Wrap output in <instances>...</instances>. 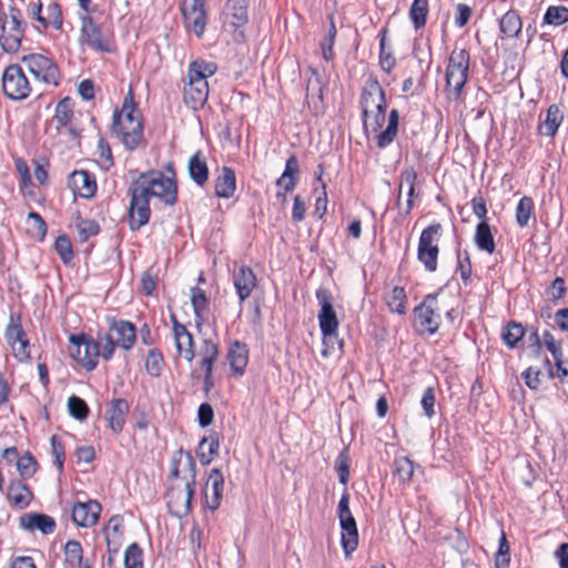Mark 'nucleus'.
Here are the masks:
<instances>
[{
	"label": "nucleus",
	"instance_id": "1",
	"mask_svg": "<svg viewBox=\"0 0 568 568\" xmlns=\"http://www.w3.org/2000/svg\"><path fill=\"white\" fill-rule=\"evenodd\" d=\"M129 223L131 230H139L150 219V197L172 205L176 202V183L173 175L161 171L141 173L130 187Z\"/></svg>",
	"mask_w": 568,
	"mask_h": 568
},
{
	"label": "nucleus",
	"instance_id": "2",
	"mask_svg": "<svg viewBox=\"0 0 568 568\" xmlns=\"http://www.w3.org/2000/svg\"><path fill=\"white\" fill-rule=\"evenodd\" d=\"M195 467L190 453L179 450L172 457L166 499L170 511L178 517L187 515L191 509L196 483Z\"/></svg>",
	"mask_w": 568,
	"mask_h": 568
},
{
	"label": "nucleus",
	"instance_id": "3",
	"mask_svg": "<svg viewBox=\"0 0 568 568\" xmlns=\"http://www.w3.org/2000/svg\"><path fill=\"white\" fill-rule=\"evenodd\" d=\"M216 70V64L211 61L199 59L190 63L183 92V99L187 106L197 110L205 104L209 98L207 78L212 77Z\"/></svg>",
	"mask_w": 568,
	"mask_h": 568
},
{
	"label": "nucleus",
	"instance_id": "4",
	"mask_svg": "<svg viewBox=\"0 0 568 568\" xmlns=\"http://www.w3.org/2000/svg\"><path fill=\"white\" fill-rule=\"evenodd\" d=\"M113 132L129 150L135 149L141 140V115L135 110L131 92L124 98L121 110L114 114Z\"/></svg>",
	"mask_w": 568,
	"mask_h": 568
},
{
	"label": "nucleus",
	"instance_id": "5",
	"mask_svg": "<svg viewBox=\"0 0 568 568\" xmlns=\"http://www.w3.org/2000/svg\"><path fill=\"white\" fill-rule=\"evenodd\" d=\"M470 54L466 49H454L448 58L445 81L448 97L457 100L468 79Z\"/></svg>",
	"mask_w": 568,
	"mask_h": 568
},
{
	"label": "nucleus",
	"instance_id": "6",
	"mask_svg": "<svg viewBox=\"0 0 568 568\" xmlns=\"http://www.w3.org/2000/svg\"><path fill=\"white\" fill-rule=\"evenodd\" d=\"M224 28L233 41L244 43L248 23V0H227L223 13Z\"/></svg>",
	"mask_w": 568,
	"mask_h": 568
},
{
	"label": "nucleus",
	"instance_id": "7",
	"mask_svg": "<svg viewBox=\"0 0 568 568\" xmlns=\"http://www.w3.org/2000/svg\"><path fill=\"white\" fill-rule=\"evenodd\" d=\"M0 47L8 53L17 52L21 47L24 37V26L21 12L10 7L2 24L0 26Z\"/></svg>",
	"mask_w": 568,
	"mask_h": 568
},
{
	"label": "nucleus",
	"instance_id": "8",
	"mask_svg": "<svg viewBox=\"0 0 568 568\" xmlns=\"http://www.w3.org/2000/svg\"><path fill=\"white\" fill-rule=\"evenodd\" d=\"M81 32L79 41L81 45H87L99 52H110L112 50V37L108 30H103L87 13L81 14Z\"/></svg>",
	"mask_w": 568,
	"mask_h": 568
},
{
	"label": "nucleus",
	"instance_id": "9",
	"mask_svg": "<svg viewBox=\"0 0 568 568\" xmlns=\"http://www.w3.org/2000/svg\"><path fill=\"white\" fill-rule=\"evenodd\" d=\"M21 62L34 80L45 84L58 85L59 69L50 58L40 53H30L23 55Z\"/></svg>",
	"mask_w": 568,
	"mask_h": 568
},
{
	"label": "nucleus",
	"instance_id": "10",
	"mask_svg": "<svg viewBox=\"0 0 568 568\" xmlns=\"http://www.w3.org/2000/svg\"><path fill=\"white\" fill-rule=\"evenodd\" d=\"M68 352L74 361L90 371L97 366L100 357L99 345L84 334L70 335Z\"/></svg>",
	"mask_w": 568,
	"mask_h": 568
},
{
	"label": "nucleus",
	"instance_id": "11",
	"mask_svg": "<svg viewBox=\"0 0 568 568\" xmlns=\"http://www.w3.org/2000/svg\"><path fill=\"white\" fill-rule=\"evenodd\" d=\"M439 224H433L423 230L417 250V257L428 272L437 268Z\"/></svg>",
	"mask_w": 568,
	"mask_h": 568
},
{
	"label": "nucleus",
	"instance_id": "12",
	"mask_svg": "<svg viewBox=\"0 0 568 568\" xmlns=\"http://www.w3.org/2000/svg\"><path fill=\"white\" fill-rule=\"evenodd\" d=\"M414 314L416 329L428 335L435 334L438 331L440 324L437 295H427L422 304L415 307Z\"/></svg>",
	"mask_w": 568,
	"mask_h": 568
},
{
	"label": "nucleus",
	"instance_id": "13",
	"mask_svg": "<svg viewBox=\"0 0 568 568\" xmlns=\"http://www.w3.org/2000/svg\"><path fill=\"white\" fill-rule=\"evenodd\" d=\"M2 88L4 94L11 100H23L31 92L30 82L19 64L6 68L2 75Z\"/></svg>",
	"mask_w": 568,
	"mask_h": 568
},
{
	"label": "nucleus",
	"instance_id": "14",
	"mask_svg": "<svg viewBox=\"0 0 568 568\" xmlns=\"http://www.w3.org/2000/svg\"><path fill=\"white\" fill-rule=\"evenodd\" d=\"M181 11L187 31L201 38L207 20L204 0H183Z\"/></svg>",
	"mask_w": 568,
	"mask_h": 568
},
{
	"label": "nucleus",
	"instance_id": "15",
	"mask_svg": "<svg viewBox=\"0 0 568 568\" xmlns=\"http://www.w3.org/2000/svg\"><path fill=\"white\" fill-rule=\"evenodd\" d=\"M4 336L13 356L19 362H26L30 358L29 341L20 324L19 317L10 316Z\"/></svg>",
	"mask_w": 568,
	"mask_h": 568
},
{
	"label": "nucleus",
	"instance_id": "16",
	"mask_svg": "<svg viewBox=\"0 0 568 568\" xmlns=\"http://www.w3.org/2000/svg\"><path fill=\"white\" fill-rule=\"evenodd\" d=\"M316 298L321 306L318 313L321 332L324 336H332L338 328V321L333 308L332 296L327 290L321 287L316 291Z\"/></svg>",
	"mask_w": 568,
	"mask_h": 568
},
{
	"label": "nucleus",
	"instance_id": "17",
	"mask_svg": "<svg viewBox=\"0 0 568 568\" xmlns=\"http://www.w3.org/2000/svg\"><path fill=\"white\" fill-rule=\"evenodd\" d=\"M172 335L178 355L184 361L191 363L195 357L194 342L186 327L180 324L172 315Z\"/></svg>",
	"mask_w": 568,
	"mask_h": 568
},
{
	"label": "nucleus",
	"instance_id": "18",
	"mask_svg": "<svg viewBox=\"0 0 568 568\" xmlns=\"http://www.w3.org/2000/svg\"><path fill=\"white\" fill-rule=\"evenodd\" d=\"M101 509L97 500L78 501L72 507V519L80 527H92L98 523Z\"/></svg>",
	"mask_w": 568,
	"mask_h": 568
},
{
	"label": "nucleus",
	"instance_id": "19",
	"mask_svg": "<svg viewBox=\"0 0 568 568\" xmlns=\"http://www.w3.org/2000/svg\"><path fill=\"white\" fill-rule=\"evenodd\" d=\"M223 487L224 478L222 473L217 468H213L203 489L205 505L211 510H215L220 506Z\"/></svg>",
	"mask_w": 568,
	"mask_h": 568
},
{
	"label": "nucleus",
	"instance_id": "20",
	"mask_svg": "<svg viewBox=\"0 0 568 568\" xmlns=\"http://www.w3.org/2000/svg\"><path fill=\"white\" fill-rule=\"evenodd\" d=\"M73 108L74 102L70 98L62 99L55 106L52 122L55 124L58 132L75 138V130L71 125Z\"/></svg>",
	"mask_w": 568,
	"mask_h": 568
},
{
	"label": "nucleus",
	"instance_id": "21",
	"mask_svg": "<svg viewBox=\"0 0 568 568\" xmlns=\"http://www.w3.org/2000/svg\"><path fill=\"white\" fill-rule=\"evenodd\" d=\"M361 105L363 116H371L372 112L386 108L385 93L378 82H373L364 89Z\"/></svg>",
	"mask_w": 568,
	"mask_h": 568
},
{
	"label": "nucleus",
	"instance_id": "22",
	"mask_svg": "<svg viewBox=\"0 0 568 568\" xmlns=\"http://www.w3.org/2000/svg\"><path fill=\"white\" fill-rule=\"evenodd\" d=\"M123 518L119 515L112 516L105 527L103 528V535L106 541L108 552L110 557L116 555L123 539Z\"/></svg>",
	"mask_w": 568,
	"mask_h": 568
},
{
	"label": "nucleus",
	"instance_id": "23",
	"mask_svg": "<svg viewBox=\"0 0 568 568\" xmlns=\"http://www.w3.org/2000/svg\"><path fill=\"white\" fill-rule=\"evenodd\" d=\"M129 413V404L124 399H114L106 410V420L114 434L121 433Z\"/></svg>",
	"mask_w": 568,
	"mask_h": 568
},
{
	"label": "nucleus",
	"instance_id": "24",
	"mask_svg": "<svg viewBox=\"0 0 568 568\" xmlns=\"http://www.w3.org/2000/svg\"><path fill=\"white\" fill-rule=\"evenodd\" d=\"M227 361L235 375L242 376L248 363V348L245 343L235 341L231 344Z\"/></svg>",
	"mask_w": 568,
	"mask_h": 568
},
{
	"label": "nucleus",
	"instance_id": "25",
	"mask_svg": "<svg viewBox=\"0 0 568 568\" xmlns=\"http://www.w3.org/2000/svg\"><path fill=\"white\" fill-rule=\"evenodd\" d=\"M20 526L26 530H40L48 535L53 532L55 523L52 517L44 514H26L20 518Z\"/></svg>",
	"mask_w": 568,
	"mask_h": 568
},
{
	"label": "nucleus",
	"instance_id": "26",
	"mask_svg": "<svg viewBox=\"0 0 568 568\" xmlns=\"http://www.w3.org/2000/svg\"><path fill=\"white\" fill-rule=\"evenodd\" d=\"M564 114L557 104H551L546 113V118L539 123L538 131L546 136H555L561 122Z\"/></svg>",
	"mask_w": 568,
	"mask_h": 568
},
{
	"label": "nucleus",
	"instance_id": "27",
	"mask_svg": "<svg viewBox=\"0 0 568 568\" xmlns=\"http://www.w3.org/2000/svg\"><path fill=\"white\" fill-rule=\"evenodd\" d=\"M111 331L115 333V342L116 345L124 349H129L133 346L135 342V327L130 322L121 321L115 322L113 321L111 326Z\"/></svg>",
	"mask_w": 568,
	"mask_h": 568
},
{
	"label": "nucleus",
	"instance_id": "28",
	"mask_svg": "<svg viewBox=\"0 0 568 568\" xmlns=\"http://www.w3.org/2000/svg\"><path fill=\"white\" fill-rule=\"evenodd\" d=\"M71 183L81 197H91L97 191L94 179L85 171H74Z\"/></svg>",
	"mask_w": 568,
	"mask_h": 568
},
{
	"label": "nucleus",
	"instance_id": "29",
	"mask_svg": "<svg viewBox=\"0 0 568 568\" xmlns=\"http://www.w3.org/2000/svg\"><path fill=\"white\" fill-rule=\"evenodd\" d=\"M342 528V546L345 555L348 557L358 545V531L355 518L339 523Z\"/></svg>",
	"mask_w": 568,
	"mask_h": 568
},
{
	"label": "nucleus",
	"instance_id": "30",
	"mask_svg": "<svg viewBox=\"0 0 568 568\" xmlns=\"http://www.w3.org/2000/svg\"><path fill=\"white\" fill-rule=\"evenodd\" d=\"M298 174V160L295 156L287 159L285 170L277 180V185L285 192H292L296 185Z\"/></svg>",
	"mask_w": 568,
	"mask_h": 568
},
{
	"label": "nucleus",
	"instance_id": "31",
	"mask_svg": "<svg viewBox=\"0 0 568 568\" xmlns=\"http://www.w3.org/2000/svg\"><path fill=\"white\" fill-rule=\"evenodd\" d=\"M475 243L480 251L489 254L495 251V241L491 234L489 224L486 221H481L475 232Z\"/></svg>",
	"mask_w": 568,
	"mask_h": 568
},
{
	"label": "nucleus",
	"instance_id": "32",
	"mask_svg": "<svg viewBox=\"0 0 568 568\" xmlns=\"http://www.w3.org/2000/svg\"><path fill=\"white\" fill-rule=\"evenodd\" d=\"M235 190V174L232 170L223 168L215 181V193L220 197H230Z\"/></svg>",
	"mask_w": 568,
	"mask_h": 568
},
{
	"label": "nucleus",
	"instance_id": "33",
	"mask_svg": "<svg viewBox=\"0 0 568 568\" xmlns=\"http://www.w3.org/2000/svg\"><path fill=\"white\" fill-rule=\"evenodd\" d=\"M187 169L191 179L197 184L202 185L207 181L209 169L200 153H195L190 158Z\"/></svg>",
	"mask_w": 568,
	"mask_h": 568
},
{
	"label": "nucleus",
	"instance_id": "34",
	"mask_svg": "<svg viewBox=\"0 0 568 568\" xmlns=\"http://www.w3.org/2000/svg\"><path fill=\"white\" fill-rule=\"evenodd\" d=\"M64 559L71 567L91 568L88 562L83 561V550L79 541L69 540L64 546Z\"/></svg>",
	"mask_w": 568,
	"mask_h": 568
},
{
	"label": "nucleus",
	"instance_id": "35",
	"mask_svg": "<svg viewBox=\"0 0 568 568\" xmlns=\"http://www.w3.org/2000/svg\"><path fill=\"white\" fill-rule=\"evenodd\" d=\"M521 19L514 10L507 11L499 20L500 31L509 38L517 37L521 31Z\"/></svg>",
	"mask_w": 568,
	"mask_h": 568
},
{
	"label": "nucleus",
	"instance_id": "36",
	"mask_svg": "<svg viewBox=\"0 0 568 568\" xmlns=\"http://www.w3.org/2000/svg\"><path fill=\"white\" fill-rule=\"evenodd\" d=\"M398 111L393 109L389 113L387 128L377 135L378 148L384 149L394 141L398 130Z\"/></svg>",
	"mask_w": 568,
	"mask_h": 568
},
{
	"label": "nucleus",
	"instance_id": "37",
	"mask_svg": "<svg viewBox=\"0 0 568 568\" xmlns=\"http://www.w3.org/2000/svg\"><path fill=\"white\" fill-rule=\"evenodd\" d=\"M200 356V365L204 372H213V364L219 357L217 345L211 339H205L201 348Z\"/></svg>",
	"mask_w": 568,
	"mask_h": 568
},
{
	"label": "nucleus",
	"instance_id": "38",
	"mask_svg": "<svg viewBox=\"0 0 568 568\" xmlns=\"http://www.w3.org/2000/svg\"><path fill=\"white\" fill-rule=\"evenodd\" d=\"M417 180V173L413 168L406 169L400 175V185L399 192H402L404 186H407V202L405 207V214H408L413 209V197L415 193V183Z\"/></svg>",
	"mask_w": 568,
	"mask_h": 568
},
{
	"label": "nucleus",
	"instance_id": "39",
	"mask_svg": "<svg viewBox=\"0 0 568 568\" xmlns=\"http://www.w3.org/2000/svg\"><path fill=\"white\" fill-rule=\"evenodd\" d=\"M27 232L28 234L38 240L43 241L47 234V225L43 219L36 212H30L27 216Z\"/></svg>",
	"mask_w": 568,
	"mask_h": 568
},
{
	"label": "nucleus",
	"instance_id": "40",
	"mask_svg": "<svg viewBox=\"0 0 568 568\" xmlns=\"http://www.w3.org/2000/svg\"><path fill=\"white\" fill-rule=\"evenodd\" d=\"M406 302L407 296L405 290L399 286H395L386 296V303L389 310L400 315L406 313Z\"/></svg>",
	"mask_w": 568,
	"mask_h": 568
},
{
	"label": "nucleus",
	"instance_id": "41",
	"mask_svg": "<svg viewBox=\"0 0 568 568\" xmlns=\"http://www.w3.org/2000/svg\"><path fill=\"white\" fill-rule=\"evenodd\" d=\"M191 304L196 317V324L201 325L204 321V315L207 310V297L205 293L197 287H193L191 291Z\"/></svg>",
	"mask_w": 568,
	"mask_h": 568
},
{
	"label": "nucleus",
	"instance_id": "42",
	"mask_svg": "<svg viewBox=\"0 0 568 568\" xmlns=\"http://www.w3.org/2000/svg\"><path fill=\"white\" fill-rule=\"evenodd\" d=\"M534 201L529 196H523L516 207V222L520 227L528 225L529 220L534 215Z\"/></svg>",
	"mask_w": 568,
	"mask_h": 568
},
{
	"label": "nucleus",
	"instance_id": "43",
	"mask_svg": "<svg viewBox=\"0 0 568 568\" xmlns=\"http://www.w3.org/2000/svg\"><path fill=\"white\" fill-rule=\"evenodd\" d=\"M428 13V1L427 0H414L409 16L413 21L415 29H420L426 23V17Z\"/></svg>",
	"mask_w": 568,
	"mask_h": 568
},
{
	"label": "nucleus",
	"instance_id": "44",
	"mask_svg": "<svg viewBox=\"0 0 568 568\" xmlns=\"http://www.w3.org/2000/svg\"><path fill=\"white\" fill-rule=\"evenodd\" d=\"M219 443L215 438H203L199 446V456L202 464H210L215 455H217Z\"/></svg>",
	"mask_w": 568,
	"mask_h": 568
},
{
	"label": "nucleus",
	"instance_id": "45",
	"mask_svg": "<svg viewBox=\"0 0 568 568\" xmlns=\"http://www.w3.org/2000/svg\"><path fill=\"white\" fill-rule=\"evenodd\" d=\"M568 21V9L561 6H551L544 16V22L551 26H560Z\"/></svg>",
	"mask_w": 568,
	"mask_h": 568
},
{
	"label": "nucleus",
	"instance_id": "46",
	"mask_svg": "<svg viewBox=\"0 0 568 568\" xmlns=\"http://www.w3.org/2000/svg\"><path fill=\"white\" fill-rule=\"evenodd\" d=\"M394 473L403 483L410 480L414 474L413 462L405 456L396 458L394 462Z\"/></svg>",
	"mask_w": 568,
	"mask_h": 568
},
{
	"label": "nucleus",
	"instance_id": "47",
	"mask_svg": "<svg viewBox=\"0 0 568 568\" xmlns=\"http://www.w3.org/2000/svg\"><path fill=\"white\" fill-rule=\"evenodd\" d=\"M233 282L239 300L243 302L248 296V280L244 265L240 266L239 270L234 272Z\"/></svg>",
	"mask_w": 568,
	"mask_h": 568
},
{
	"label": "nucleus",
	"instance_id": "48",
	"mask_svg": "<svg viewBox=\"0 0 568 568\" xmlns=\"http://www.w3.org/2000/svg\"><path fill=\"white\" fill-rule=\"evenodd\" d=\"M142 550L138 544H131L124 552V568H142Z\"/></svg>",
	"mask_w": 568,
	"mask_h": 568
},
{
	"label": "nucleus",
	"instance_id": "49",
	"mask_svg": "<svg viewBox=\"0 0 568 568\" xmlns=\"http://www.w3.org/2000/svg\"><path fill=\"white\" fill-rule=\"evenodd\" d=\"M364 118V129L366 132H378L386 120V108L378 109L372 112L371 116Z\"/></svg>",
	"mask_w": 568,
	"mask_h": 568
},
{
	"label": "nucleus",
	"instance_id": "50",
	"mask_svg": "<svg viewBox=\"0 0 568 568\" xmlns=\"http://www.w3.org/2000/svg\"><path fill=\"white\" fill-rule=\"evenodd\" d=\"M524 334L525 331L520 324L511 323L503 332V339L508 347L514 348Z\"/></svg>",
	"mask_w": 568,
	"mask_h": 568
},
{
	"label": "nucleus",
	"instance_id": "51",
	"mask_svg": "<svg viewBox=\"0 0 568 568\" xmlns=\"http://www.w3.org/2000/svg\"><path fill=\"white\" fill-rule=\"evenodd\" d=\"M68 409L70 415L79 420L85 419L89 414V408L85 402L75 395L69 397Z\"/></svg>",
	"mask_w": 568,
	"mask_h": 568
},
{
	"label": "nucleus",
	"instance_id": "52",
	"mask_svg": "<svg viewBox=\"0 0 568 568\" xmlns=\"http://www.w3.org/2000/svg\"><path fill=\"white\" fill-rule=\"evenodd\" d=\"M9 496L19 507H26L30 503L31 494L22 484H13L10 487Z\"/></svg>",
	"mask_w": 568,
	"mask_h": 568
},
{
	"label": "nucleus",
	"instance_id": "53",
	"mask_svg": "<svg viewBox=\"0 0 568 568\" xmlns=\"http://www.w3.org/2000/svg\"><path fill=\"white\" fill-rule=\"evenodd\" d=\"M145 368L151 376L158 377L161 374L163 368V357L160 352L151 349L148 353Z\"/></svg>",
	"mask_w": 568,
	"mask_h": 568
},
{
	"label": "nucleus",
	"instance_id": "54",
	"mask_svg": "<svg viewBox=\"0 0 568 568\" xmlns=\"http://www.w3.org/2000/svg\"><path fill=\"white\" fill-rule=\"evenodd\" d=\"M95 345H99L100 357L110 359L113 355L116 342L109 334L99 335L95 341Z\"/></svg>",
	"mask_w": 568,
	"mask_h": 568
},
{
	"label": "nucleus",
	"instance_id": "55",
	"mask_svg": "<svg viewBox=\"0 0 568 568\" xmlns=\"http://www.w3.org/2000/svg\"><path fill=\"white\" fill-rule=\"evenodd\" d=\"M54 248L63 263H69L73 257L72 246L70 240L65 235H60L55 240Z\"/></svg>",
	"mask_w": 568,
	"mask_h": 568
},
{
	"label": "nucleus",
	"instance_id": "56",
	"mask_svg": "<svg viewBox=\"0 0 568 568\" xmlns=\"http://www.w3.org/2000/svg\"><path fill=\"white\" fill-rule=\"evenodd\" d=\"M49 26L53 27L57 30L62 27V17L60 8L55 3H51L47 7L45 28H48Z\"/></svg>",
	"mask_w": 568,
	"mask_h": 568
},
{
	"label": "nucleus",
	"instance_id": "57",
	"mask_svg": "<svg viewBox=\"0 0 568 568\" xmlns=\"http://www.w3.org/2000/svg\"><path fill=\"white\" fill-rule=\"evenodd\" d=\"M17 469L21 476H31L36 471V460L30 454H26L18 458Z\"/></svg>",
	"mask_w": 568,
	"mask_h": 568
},
{
	"label": "nucleus",
	"instance_id": "58",
	"mask_svg": "<svg viewBox=\"0 0 568 568\" xmlns=\"http://www.w3.org/2000/svg\"><path fill=\"white\" fill-rule=\"evenodd\" d=\"M335 469L338 474L339 481L346 485L349 476L348 459L345 453H341L336 459Z\"/></svg>",
	"mask_w": 568,
	"mask_h": 568
},
{
	"label": "nucleus",
	"instance_id": "59",
	"mask_svg": "<svg viewBox=\"0 0 568 568\" xmlns=\"http://www.w3.org/2000/svg\"><path fill=\"white\" fill-rule=\"evenodd\" d=\"M420 404L425 415L432 418L435 415V394L433 388L428 387L424 392Z\"/></svg>",
	"mask_w": 568,
	"mask_h": 568
},
{
	"label": "nucleus",
	"instance_id": "60",
	"mask_svg": "<svg viewBox=\"0 0 568 568\" xmlns=\"http://www.w3.org/2000/svg\"><path fill=\"white\" fill-rule=\"evenodd\" d=\"M547 349L551 353L554 361H559L562 357L561 346L556 342L554 336L549 332L542 334V342Z\"/></svg>",
	"mask_w": 568,
	"mask_h": 568
},
{
	"label": "nucleus",
	"instance_id": "61",
	"mask_svg": "<svg viewBox=\"0 0 568 568\" xmlns=\"http://www.w3.org/2000/svg\"><path fill=\"white\" fill-rule=\"evenodd\" d=\"M566 292L565 281L561 277H556L551 286L547 291V295L551 301L560 300Z\"/></svg>",
	"mask_w": 568,
	"mask_h": 568
},
{
	"label": "nucleus",
	"instance_id": "62",
	"mask_svg": "<svg viewBox=\"0 0 568 568\" xmlns=\"http://www.w3.org/2000/svg\"><path fill=\"white\" fill-rule=\"evenodd\" d=\"M524 379L526 382V385L531 389H537L540 385V376L541 373L539 369H535L532 367H528L523 373Z\"/></svg>",
	"mask_w": 568,
	"mask_h": 568
},
{
	"label": "nucleus",
	"instance_id": "63",
	"mask_svg": "<svg viewBox=\"0 0 568 568\" xmlns=\"http://www.w3.org/2000/svg\"><path fill=\"white\" fill-rule=\"evenodd\" d=\"M470 16H471V9L465 3H459L456 8V17H455L456 26H458L459 28H463L464 26H466L470 19Z\"/></svg>",
	"mask_w": 568,
	"mask_h": 568
},
{
	"label": "nucleus",
	"instance_id": "64",
	"mask_svg": "<svg viewBox=\"0 0 568 568\" xmlns=\"http://www.w3.org/2000/svg\"><path fill=\"white\" fill-rule=\"evenodd\" d=\"M213 408L210 404L204 403L199 407L197 417L201 426H209L213 420Z\"/></svg>",
	"mask_w": 568,
	"mask_h": 568
}]
</instances>
